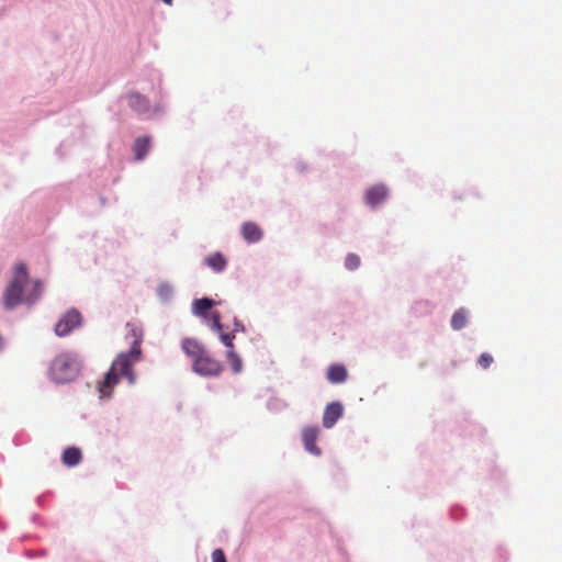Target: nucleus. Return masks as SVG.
I'll list each match as a JSON object with an SVG mask.
<instances>
[{
  "mask_svg": "<svg viewBox=\"0 0 562 562\" xmlns=\"http://www.w3.org/2000/svg\"><path fill=\"white\" fill-rule=\"evenodd\" d=\"M42 282L30 280L27 267L23 262L14 266L13 277L4 289L2 301L7 310H12L21 303L33 304L42 294Z\"/></svg>",
  "mask_w": 562,
  "mask_h": 562,
  "instance_id": "nucleus-1",
  "label": "nucleus"
},
{
  "mask_svg": "<svg viewBox=\"0 0 562 562\" xmlns=\"http://www.w3.org/2000/svg\"><path fill=\"white\" fill-rule=\"evenodd\" d=\"M135 339L127 352L120 353L113 361L110 370L106 372L104 380L99 384V392L102 398L110 397L113 387L119 383L121 376L127 378L130 384L135 383V374L133 366L140 360L142 336H137L135 329H132Z\"/></svg>",
  "mask_w": 562,
  "mask_h": 562,
  "instance_id": "nucleus-2",
  "label": "nucleus"
},
{
  "mask_svg": "<svg viewBox=\"0 0 562 562\" xmlns=\"http://www.w3.org/2000/svg\"><path fill=\"white\" fill-rule=\"evenodd\" d=\"M80 372V363L71 353L57 356L49 368L50 378L56 383H68L75 380Z\"/></svg>",
  "mask_w": 562,
  "mask_h": 562,
  "instance_id": "nucleus-3",
  "label": "nucleus"
},
{
  "mask_svg": "<svg viewBox=\"0 0 562 562\" xmlns=\"http://www.w3.org/2000/svg\"><path fill=\"white\" fill-rule=\"evenodd\" d=\"M192 369L195 373L203 376H216L222 372L223 367L221 362L211 357L206 350L192 362Z\"/></svg>",
  "mask_w": 562,
  "mask_h": 562,
  "instance_id": "nucleus-4",
  "label": "nucleus"
},
{
  "mask_svg": "<svg viewBox=\"0 0 562 562\" xmlns=\"http://www.w3.org/2000/svg\"><path fill=\"white\" fill-rule=\"evenodd\" d=\"M82 316L79 311L71 308L67 311L55 325V334L59 337L69 335L74 329L81 326Z\"/></svg>",
  "mask_w": 562,
  "mask_h": 562,
  "instance_id": "nucleus-5",
  "label": "nucleus"
},
{
  "mask_svg": "<svg viewBox=\"0 0 562 562\" xmlns=\"http://www.w3.org/2000/svg\"><path fill=\"white\" fill-rule=\"evenodd\" d=\"M319 429L317 426H307L302 430V441L306 451L312 454L319 456L321 449L317 447Z\"/></svg>",
  "mask_w": 562,
  "mask_h": 562,
  "instance_id": "nucleus-6",
  "label": "nucleus"
},
{
  "mask_svg": "<svg viewBox=\"0 0 562 562\" xmlns=\"http://www.w3.org/2000/svg\"><path fill=\"white\" fill-rule=\"evenodd\" d=\"M342 415L344 407L339 402L328 404L324 409L323 426L325 428H331Z\"/></svg>",
  "mask_w": 562,
  "mask_h": 562,
  "instance_id": "nucleus-7",
  "label": "nucleus"
},
{
  "mask_svg": "<svg viewBox=\"0 0 562 562\" xmlns=\"http://www.w3.org/2000/svg\"><path fill=\"white\" fill-rule=\"evenodd\" d=\"M128 106L137 114L148 113L150 110V103L147 97L138 93L131 92L126 95Z\"/></svg>",
  "mask_w": 562,
  "mask_h": 562,
  "instance_id": "nucleus-8",
  "label": "nucleus"
},
{
  "mask_svg": "<svg viewBox=\"0 0 562 562\" xmlns=\"http://www.w3.org/2000/svg\"><path fill=\"white\" fill-rule=\"evenodd\" d=\"M387 198V189L383 184H376L366 191V202L370 206H376Z\"/></svg>",
  "mask_w": 562,
  "mask_h": 562,
  "instance_id": "nucleus-9",
  "label": "nucleus"
},
{
  "mask_svg": "<svg viewBox=\"0 0 562 562\" xmlns=\"http://www.w3.org/2000/svg\"><path fill=\"white\" fill-rule=\"evenodd\" d=\"M181 347L183 352L192 359V362L206 351L205 347L194 338H184Z\"/></svg>",
  "mask_w": 562,
  "mask_h": 562,
  "instance_id": "nucleus-10",
  "label": "nucleus"
},
{
  "mask_svg": "<svg viewBox=\"0 0 562 562\" xmlns=\"http://www.w3.org/2000/svg\"><path fill=\"white\" fill-rule=\"evenodd\" d=\"M241 236L247 243H257L262 237L261 228L252 222H246L241 225Z\"/></svg>",
  "mask_w": 562,
  "mask_h": 562,
  "instance_id": "nucleus-11",
  "label": "nucleus"
},
{
  "mask_svg": "<svg viewBox=\"0 0 562 562\" xmlns=\"http://www.w3.org/2000/svg\"><path fill=\"white\" fill-rule=\"evenodd\" d=\"M327 380L330 383H342L346 381L348 373L344 366L341 364H333L327 369Z\"/></svg>",
  "mask_w": 562,
  "mask_h": 562,
  "instance_id": "nucleus-12",
  "label": "nucleus"
},
{
  "mask_svg": "<svg viewBox=\"0 0 562 562\" xmlns=\"http://www.w3.org/2000/svg\"><path fill=\"white\" fill-rule=\"evenodd\" d=\"M82 460L80 449L76 447H68L61 454V461L67 467L78 465Z\"/></svg>",
  "mask_w": 562,
  "mask_h": 562,
  "instance_id": "nucleus-13",
  "label": "nucleus"
},
{
  "mask_svg": "<svg viewBox=\"0 0 562 562\" xmlns=\"http://www.w3.org/2000/svg\"><path fill=\"white\" fill-rule=\"evenodd\" d=\"M205 263L207 267L213 269L216 272L223 271L227 266V260L221 252H214L205 258Z\"/></svg>",
  "mask_w": 562,
  "mask_h": 562,
  "instance_id": "nucleus-14",
  "label": "nucleus"
},
{
  "mask_svg": "<svg viewBox=\"0 0 562 562\" xmlns=\"http://www.w3.org/2000/svg\"><path fill=\"white\" fill-rule=\"evenodd\" d=\"M150 147V138L148 136L138 137L133 145L135 158L142 160L148 153Z\"/></svg>",
  "mask_w": 562,
  "mask_h": 562,
  "instance_id": "nucleus-15",
  "label": "nucleus"
},
{
  "mask_svg": "<svg viewBox=\"0 0 562 562\" xmlns=\"http://www.w3.org/2000/svg\"><path fill=\"white\" fill-rule=\"evenodd\" d=\"M215 302L207 297H202L193 302V313L200 317H206L209 311L213 307Z\"/></svg>",
  "mask_w": 562,
  "mask_h": 562,
  "instance_id": "nucleus-16",
  "label": "nucleus"
},
{
  "mask_svg": "<svg viewBox=\"0 0 562 562\" xmlns=\"http://www.w3.org/2000/svg\"><path fill=\"white\" fill-rule=\"evenodd\" d=\"M468 324V312L464 308L457 310L451 317V327L460 330Z\"/></svg>",
  "mask_w": 562,
  "mask_h": 562,
  "instance_id": "nucleus-17",
  "label": "nucleus"
},
{
  "mask_svg": "<svg viewBox=\"0 0 562 562\" xmlns=\"http://www.w3.org/2000/svg\"><path fill=\"white\" fill-rule=\"evenodd\" d=\"M226 359H227L229 366L232 367V370L235 373H239L241 371L243 361H241L240 357L234 350L227 351Z\"/></svg>",
  "mask_w": 562,
  "mask_h": 562,
  "instance_id": "nucleus-18",
  "label": "nucleus"
},
{
  "mask_svg": "<svg viewBox=\"0 0 562 562\" xmlns=\"http://www.w3.org/2000/svg\"><path fill=\"white\" fill-rule=\"evenodd\" d=\"M345 266L348 270H356L360 266V257L356 254H349L346 257Z\"/></svg>",
  "mask_w": 562,
  "mask_h": 562,
  "instance_id": "nucleus-19",
  "label": "nucleus"
},
{
  "mask_svg": "<svg viewBox=\"0 0 562 562\" xmlns=\"http://www.w3.org/2000/svg\"><path fill=\"white\" fill-rule=\"evenodd\" d=\"M217 334L220 335V339L223 342V345L226 346L229 350H233V348H234L233 340L235 338V335L233 333L225 334L223 330Z\"/></svg>",
  "mask_w": 562,
  "mask_h": 562,
  "instance_id": "nucleus-20",
  "label": "nucleus"
},
{
  "mask_svg": "<svg viewBox=\"0 0 562 562\" xmlns=\"http://www.w3.org/2000/svg\"><path fill=\"white\" fill-rule=\"evenodd\" d=\"M211 328L216 333H221L223 330V325L221 323V316L218 312H213L211 315Z\"/></svg>",
  "mask_w": 562,
  "mask_h": 562,
  "instance_id": "nucleus-21",
  "label": "nucleus"
},
{
  "mask_svg": "<svg viewBox=\"0 0 562 562\" xmlns=\"http://www.w3.org/2000/svg\"><path fill=\"white\" fill-rule=\"evenodd\" d=\"M212 562H227L222 549H215L212 553Z\"/></svg>",
  "mask_w": 562,
  "mask_h": 562,
  "instance_id": "nucleus-22",
  "label": "nucleus"
},
{
  "mask_svg": "<svg viewBox=\"0 0 562 562\" xmlns=\"http://www.w3.org/2000/svg\"><path fill=\"white\" fill-rule=\"evenodd\" d=\"M492 361V358L488 353L481 355L479 359V363L482 368L487 369L490 367V363Z\"/></svg>",
  "mask_w": 562,
  "mask_h": 562,
  "instance_id": "nucleus-23",
  "label": "nucleus"
},
{
  "mask_svg": "<svg viewBox=\"0 0 562 562\" xmlns=\"http://www.w3.org/2000/svg\"><path fill=\"white\" fill-rule=\"evenodd\" d=\"M244 326L240 322H235V328L232 330V333L235 335L237 331H243Z\"/></svg>",
  "mask_w": 562,
  "mask_h": 562,
  "instance_id": "nucleus-24",
  "label": "nucleus"
},
{
  "mask_svg": "<svg viewBox=\"0 0 562 562\" xmlns=\"http://www.w3.org/2000/svg\"><path fill=\"white\" fill-rule=\"evenodd\" d=\"M169 292V286L168 285H160L159 286V293L160 295H167Z\"/></svg>",
  "mask_w": 562,
  "mask_h": 562,
  "instance_id": "nucleus-25",
  "label": "nucleus"
},
{
  "mask_svg": "<svg viewBox=\"0 0 562 562\" xmlns=\"http://www.w3.org/2000/svg\"><path fill=\"white\" fill-rule=\"evenodd\" d=\"M166 4L168 5H171L172 4V0H162Z\"/></svg>",
  "mask_w": 562,
  "mask_h": 562,
  "instance_id": "nucleus-26",
  "label": "nucleus"
},
{
  "mask_svg": "<svg viewBox=\"0 0 562 562\" xmlns=\"http://www.w3.org/2000/svg\"><path fill=\"white\" fill-rule=\"evenodd\" d=\"M2 348V338L0 337V349Z\"/></svg>",
  "mask_w": 562,
  "mask_h": 562,
  "instance_id": "nucleus-27",
  "label": "nucleus"
}]
</instances>
